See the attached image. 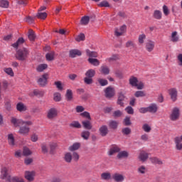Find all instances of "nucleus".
Instances as JSON below:
<instances>
[{
    "label": "nucleus",
    "instance_id": "nucleus-58",
    "mask_svg": "<svg viewBox=\"0 0 182 182\" xmlns=\"http://www.w3.org/2000/svg\"><path fill=\"white\" fill-rule=\"evenodd\" d=\"M84 82L86 85H92V83H93V79L85 76L84 78Z\"/></svg>",
    "mask_w": 182,
    "mask_h": 182
},
{
    "label": "nucleus",
    "instance_id": "nucleus-18",
    "mask_svg": "<svg viewBox=\"0 0 182 182\" xmlns=\"http://www.w3.org/2000/svg\"><path fill=\"white\" fill-rule=\"evenodd\" d=\"M76 56H82V51L77 49H73L70 50V58H76Z\"/></svg>",
    "mask_w": 182,
    "mask_h": 182
},
{
    "label": "nucleus",
    "instance_id": "nucleus-15",
    "mask_svg": "<svg viewBox=\"0 0 182 182\" xmlns=\"http://www.w3.org/2000/svg\"><path fill=\"white\" fill-rule=\"evenodd\" d=\"M106 97H113L114 96V88L112 87H108L105 90Z\"/></svg>",
    "mask_w": 182,
    "mask_h": 182
},
{
    "label": "nucleus",
    "instance_id": "nucleus-63",
    "mask_svg": "<svg viewBox=\"0 0 182 182\" xmlns=\"http://www.w3.org/2000/svg\"><path fill=\"white\" fill-rule=\"evenodd\" d=\"M11 182H25L23 179L19 178L16 176H13L12 178H11Z\"/></svg>",
    "mask_w": 182,
    "mask_h": 182
},
{
    "label": "nucleus",
    "instance_id": "nucleus-6",
    "mask_svg": "<svg viewBox=\"0 0 182 182\" xmlns=\"http://www.w3.org/2000/svg\"><path fill=\"white\" fill-rule=\"evenodd\" d=\"M58 109L53 107L47 111V119L49 120H53V119H56L58 117Z\"/></svg>",
    "mask_w": 182,
    "mask_h": 182
},
{
    "label": "nucleus",
    "instance_id": "nucleus-60",
    "mask_svg": "<svg viewBox=\"0 0 182 182\" xmlns=\"http://www.w3.org/2000/svg\"><path fill=\"white\" fill-rule=\"evenodd\" d=\"M151 161L154 164H163V162L157 158H151Z\"/></svg>",
    "mask_w": 182,
    "mask_h": 182
},
{
    "label": "nucleus",
    "instance_id": "nucleus-22",
    "mask_svg": "<svg viewBox=\"0 0 182 182\" xmlns=\"http://www.w3.org/2000/svg\"><path fill=\"white\" fill-rule=\"evenodd\" d=\"M80 148V143L76 142L73 144L72 146H69L68 150L70 151H75L76 150H79Z\"/></svg>",
    "mask_w": 182,
    "mask_h": 182
},
{
    "label": "nucleus",
    "instance_id": "nucleus-50",
    "mask_svg": "<svg viewBox=\"0 0 182 182\" xmlns=\"http://www.w3.org/2000/svg\"><path fill=\"white\" fill-rule=\"evenodd\" d=\"M97 82L100 83V86H107L108 84L107 80L103 78H99Z\"/></svg>",
    "mask_w": 182,
    "mask_h": 182
},
{
    "label": "nucleus",
    "instance_id": "nucleus-30",
    "mask_svg": "<svg viewBox=\"0 0 182 182\" xmlns=\"http://www.w3.org/2000/svg\"><path fill=\"white\" fill-rule=\"evenodd\" d=\"M127 157H129V153L127 151H122L118 153V159H126Z\"/></svg>",
    "mask_w": 182,
    "mask_h": 182
},
{
    "label": "nucleus",
    "instance_id": "nucleus-34",
    "mask_svg": "<svg viewBox=\"0 0 182 182\" xmlns=\"http://www.w3.org/2000/svg\"><path fill=\"white\" fill-rule=\"evenodd\" d=\"M89 21H90V18L87 16H85L82 17L80 23L81 25H87V23H89Z\"/></svg>",
    "mask_w": 182,
    "mask_h": 182
},
{
    "label": "nucleus",
    "instance_id": "nucleus-5",
    "mask_svg": "<svg viewBox=\"0 0 182 182\" xmlns=\"http://www.w3.org/2000/svg\"><path fill=\"white\" fill-rule=\"evenodd\" d=\"M9 168L6 166H4L1 168V175H0V178L1 180H5V181H9V182H12V177L9 176V173H8Z\"/></svg>",
    "mask_w": 182,
    "mask_h": 182
},
{
    "label": "nucleus",
    "instance_id": "nucleus-2",
    "mask_svg": "<svg viewBox=\"0 0 182 182\" xmlns=\"http://www.w3.org/2000/svg\"><path fill=\"white\" fill-rule=\"evenodd\" d=\"M79 158V154L76 152H74L73 155L70 152H67L64 155V160L66 163H72L73 159L74 161H78Z\"/></svg>",
    "mask_w": 182,
    "mask_h": 182
},
{
    "label": "nucleus",
    "instance_id": "nucleus-41",
    "mask_svg": "<svg viewBox=\"0 0 182 182\" xmlns=\"http://www.w3.org/2000/svg\"><path fill=\"white\" fill-rule=\"evenodd\" d=\"M123 100H124V95L120 93L118 97L117 104L119 105V106H123Z\"/></svg>",
    "mask_w": 182,
    "mask_h": 182
},
{
    "label": "nucleus",
    "instance_id": "nucleus-49",
    "mask_svg": "<svg viewBox=\"0 0 182 182\" xmlns=\"http://www.w3.org/2000/svg\"><path fill=\"white\" fill-rule=\"evenodd\" d=\"M54 85L58 90H63V84H62L61 81H55Z\"/></svg>",
    "mask_w": 182,
    "mask_h": 182
},
{
    "label": "nucleus",
    "instance_id": "nucleus-57",
    "mask_svg": "<svg viewBox=\"0 0 182 182\" xmlns=\"http://www.w3.org/2000/svg\"><path fill=\"white\" fill-rule=\"evenodd\" d=\"M146 96V92L144 91H136L135 92L136 97H144Z\"/></svg>",
    "mask_w": 182,
    "mask_h": 182
},
{
    "label": "nucleus",
    "instance_id": "nucleus-47",
    "mask_svg": "<svg viewBox=\"0 0 182 182\" xmlns=\"http://www.w3.org/2000/svg\"><path fill=\"white\" fill-rule=\"evenodd\" d=\"M70 127H75V129H80L82 127V125L79 122L74 121L70 124Z\"/></svg>",
    "mask_w": 182,
    "mask_h": 182
},
{
    "label": "nucleus",
    "instance_id": "nucleus-28",
    "mask_svg": "<svg viewBox=\"0 0 182 182\" xmlns=\"http://www.w3.org/2000/svg\"><path fill=\"white\" fill-rule=\"evenodd\" d=\"M162 16L163 14L160 11V10H155L154 11V18H155V19L160 20L161 19Z\"/></svg>",
    "mask_w": 182,
    "mask_h": 182
},
{
    "label": "nucleus",
    "instance_id": "nucleus-52",
    "mask_svg": "<svg viewBox=\"0 0 182 182\" xmlns=\"http://www.w3.org/2000/svg\"><path fill=\"white\" fill-rule=\"evenodd\" d=\"M23 154V156H31V154H32V151H31V149H29L28 147H24Z\"/></svg>",
    "mask_w": 182,
    "mask_h": 182
},
{
    "label": "nucleus",
    "instance_id": "nucleus-23",
    "mask_svg": "<svg viewBox=\"0 0 182 182\" xmlns=\"http://www.w3.org/2000/svg\"><path fill=\"white\" fill-rule=\"evenodd\" d=\"M88 62L93 66H99V65H100V61L96 58H90Z\"/></svg>",
    "mask_w": 182,
    "mask_h": 182
},
{
    "label": "nucleus",
    "instance_id": "nucleus-46",
    "mask_svg": "<svg viewBox=\"0 0 182 182\" xmlns=\"http://www.w3.org/2000/svg\"><path fill=\"white\" fill-rule=\"evenodd\" d=\"M53 100H55V102H60V100H62L60 93L55 92L53 95Z\"/></svg>",
    "mask_w": 182,
    "mask_h": 182
},
{
    "label": "nucleus",
    "instance_id": "nucleus-20",
    "mask_svg": "<svg viewBox=\"0 0 182 182\" xmlns=\"http://www.w3.org/2000/svg\"><path fill=\"white\" fill-rule=\"evenodd\" d=\"M16 109L18 112H26V110L28 109V107L23 103L18 102L16 105Z\"/></svg>",
    "mask_w": 182,
    "mask_h": 182
},
{
    "label": "nucleus",
    "instance_id": "nucleus-48",
    "mask_svg": "<svg viewBox=\"0 0 182 182\" xmlns=\"http://www.w3.org/2000/svg\"><path fill=\"white\" fill-rule=\"evenodd\" d=\"M99 6H100L101 8H109V6H110V4H109V1L105 0L99 4Z\"/></svg>",
    "mask_w": 182,
    "mask_h": 182
},
{
    "label": "nucleus",
    "instance_id": "nucleus-14",
    "mask_svg": "<svg viewBox=\"0 0 182 182\" xmlns=\"http://www.w3.org/2000/svg\"><path fill=\"white\" fill-rule=\"evenodd\" d=\"M168 94L171 96V99L173 102L177 100V90L176 88H171L168 90Z\"/></svg>",
    "mask_w": 182,
    "mask_h": 182
},
{
    "label": "nucleus",
    "instance_id": "nucleus-32",
    "mask_svg": "<svg viewBox=\"0 0 182 182\" xmlns=\"http://www.w3.org/2000/svg\"><path fill=\"white\" fill-rule=\"evenodd\" d=\"M65 96H66L67 100L68 101L72 100V99H73V92H72V90H69V89L67 90Z\"/></svg>",
    "mask_w": 182,
    "mask_h": 182
},
{
    "label": "nucleus",
    "instance_id": "nucleus-64",
    "mask_svg": "<svg viewBox=\"0 0 182 182\" xmlns=\"http://www.w3.org/2000/svg\"><path fill=\"white\" fill-rule=\"evenodd\" d=\"M177 59H178V65L179 66H182V53L178 55Z\"/></svg>",
    "mask_w": 182,
    "mask_h": 182
},
{
    "label": "nucleus",
    "instance_id": "nucleus-12",
    "mask_svg": "<svg viewBox=\"0 0 182 182\" xmlns=\"http://www.w3.org/2000/svg\"><path fill=\"white\" fill-rule=\"evenodd\" d=\"M40 86H45L48 83V74L43 75L38 80Z\"/></svg>",
    "mask_w": 182,
    "mask_h": 182
},
{
    "label": "nucleus",
    "instance_id": "nucleus-17",
    "mask_svg": "<svg viewBox=\"0 0 182 182\" xmlns=\"http://www.w3.org/2000/svg\"><path fill=\"white\" fill-rule=\"evenodd\" d=\"M120 151V148L117 146V145H112V147L109 149L108 152L109 156H113L115 153H119Z\"/></svg>",
    "mask_w": 182,
    "mask_h": 182
},
{
    "label": "nucleus",
    "instance_id": "nucleus-16",
    "mask_svg": "<svg viewBox=\"0 0 182 182\" xmlns=\"http://www.w3.org/2000/svg\"><path fill=\"white\" fill-rule=\"evenodd\" d=\"M7 141L9 146L14 147L16 145L15 144V136H14V134H9L7 135Z\"/></svg>",
    "mask_w": 182,
    "mask_h": 182
},
{
    "label": "nucleus",
    "instance_id": "nucleus-43",
    "mask_svg": "<svg viewBox=\"0 0 182 182\" xmlns=\"http://www.w3.org/2000/svg\"><path fill=\"white\" fill-rule=\"evenodd\" d=\"M145 40H146V34H141L139 36L138 42L140 45H143L144 43Z\"/></svg>",
    "mask_w": 182,
    "mask_h": 182
},
{
    "label": "nucleus",
    "instance_id": "nucleus-13",
    "mask_svg": "<svg viewBox=\"0 0 182 182\" xmlns=\"http://www.w3.org/2000/svg\"><path fill=\"white\" fill-rule=\"evenodd\" d=\"M156 46V43L154 41H149L146 43V50L147 52H153L154 50V47Z\"/></svg>",
    "mask_w": 182,
    "mask_h": 182
},
{
    "label": "nucleus",
    "instance_id": "nucleus-62",
    "mask_svg": "<svg viewBox=\"0 0 182 182\" xmlns=\"http://www.w3.org/2000/svg\"><path fill=\"white\" fill-rule=\"evenodd\" d=\"M34 96H38V97H42L43 96V92L39 90H34L33 91Z\"/></svg>",
    "mask_w": 182,
    "mask_h": 182
},
{
    "label": "nucleus",
    "instance_id": "nucleus-56",
    "mask_svg": "<svg viewBox=\"0 0 182 182\" xmlns=\"http://www.w3.org/2000/svg\"><path fill=\"white\" fill-rule=\"evenodd\" d=\"M35 33L32 30H29L28 31V39L30 41H35Z\"/></svg>",
    "mask_w": 182,
    "mask_h": 182
},
{
    "label": "nucleus",
    "instance_id": "nucleus-38",
    "mask_svg": "<svg viewBox=\"0 0 182 182\" xmlns=\"http://www.w3.org/2000/svg\"><path fill=\"white\" fill-rule=\"evenodd\" d=\"M101 178L102 180H110L112 178V175L110 173H102L101 174Z\"/></svg>",
    "mask_w": 182,
    "mask_h": 182
},
{
    "label": "nucleus",
    "instance_id": "nucleus-19",
    "mask_svg": "<svg viewBox=\"0 0 182 182\" xmlns=\"http://www.w3.org/2000/svg\"><path fill=\"white\" fill-rule=\"evenodd\" d=\"M182 136L181 137H176L175 138V144L177 150H181L182 149Z\"/></svg>",
    "mask_w": 182,
    "mask_h": 182
},
{
    "label": "nucleus",
    "instance_id": "nucleus-51",
    "mask_svg": "<svg viewBox=\"0 0 182 182\" xmlns=\"http://www.w3.org/2000/svg\"><path fill=\"white\" fill-rule=\"evenodd\" d=\"M138 172L140 173V174H145V173H147V168L144 166H141L138 168Z\"/></svg>",
    "mask_w": 182,
    "mask_h": 182
},
{
    "label": "nucleus",
    "instance_id": "nucleus-1",
    "mask_svg": "<svg viewBox=\"0 0 182 182\" xmlns=\"http://www.w3.org/2000/svg\"><path fill=\"white\" fill-rule=\"evenodd\" d=\"M129 84L131 85V86L136 87V89H138L139 90H141V89L144 87V84H143V82L139 81V80H137V77L134 76H132L129 78Z\"/></svg>",
    "mask_w": 182,
    "mask_h": 182
},
{
    "label": "nucleus",
    "instance_id": "nucleus-39",
    "mask_svg": "<svg viewBox=\"0 0 182 182\" xmlns=\"http://www.w3.org/2000/svg\"><path fill=\"white\" fill-rule=\"evenodd\" d=\"M47 16L48 14H46V12L38 11L37 14V18H38L39 19H46Z\"/></svg>",
    "mask_w": 182,
    "mask_h": 182
},
{
    "label": "nucleus",
    "instance_id": "nucleus-42",
    "mask_svg": "<svg viewBox=\"0 0 182 182\" xmlns=\"http://www.w3.org/2000/svg\"><path fill=\"white\" fill-rule=\"evenodd\" d=\"M48 68L47 64H41L37 67V72H43L45 69Z\"/></svg>",
    "mask_w": 182,
    "mask_h": 182
},
{
    "label": "nucleus",
    "instance_id": "nucleus-11",
    "mask_svg": "<svg viewBox=\"0 0 182 182\" xmlns=\"http://www.w3.org/2000/svg\"><path fill=\"white\" fill-rule=\"evenodd\" d=\"M112 178L115 182H123L124 181V175L119 173H115L112 175Z\"/></svg>",
    "mask_w": 182,
    "mask_h": 182
},
{
    "label": "nucleus",
    "instance_id": "nucleus-45",
    "mask_svg": "<svg viewBox=\"0 0 182 182\" xmlns=\"http://www.w3.org/2000/svg\"><path fill=\"white\" fill-rule=\"evenodd\" d=\"M142 129H143L144 132H145L146 133H150V132H151V127H150V125H149V124H144L142 126Z\"/></svg>",
    "mask_w": 182,
    "mask_h": 182
},
{
    "label": "nucleus",
    "instance_id": "nucleus-9",
    "mask_svg": "<svg viewBox=\"0 0 182 182\" xmlns=\"http://www.w3.org/2000/svg\"><path fill=\"white\" fill-rule=\"evenodd\" d=\"M178 117H180V109L177 107H175L173 109L172 113L171 114V120H177Z\"/></svg>",
    "mask_w": 182,
    "mask_h": 182
},
{
    "label": "nucleus",
    "instance_id": "nucleus-29",
    "mask_svg": "<svg viewBox=\"0 0 182 182\" xmlns=\"http://www.w3.org/2000/svg\"><path fill=\"white\" fill-rule=\"evenodd\" d=\"M179 38L177 31H173L171 36V41L172 42H178Z\"/></svg>",
    "mask_w": 182,
    "mask_h": 182
},
{
    "label": "nucleus",
    "instance_id": "nucleus-27",
    "mask_svg": "<svg viewBox=\"0 0 182 182\" xmlns=\"http://www.w3.org/2000/svg\"><path fill=\"white\" fill-rule=\"evenodd\" d=\"M100 72L103 75H109V73H110V69L106 65H102Z\"/></svg>",
    "mask_w": 182,
    "mask_h": 182
},
{
    "label": "nucleus",
    "instance_id": "nucleus-24",
    "mask_svg": "<svg viewBox=\"0 0 182 182\" xmlns=\"http://www.w3.org/2000/svg\"><path fill=\"white\" fill-rule=\"evenodd\" d=\"M96 75V71L93 69H90L85 73V76L87 77H94L95 75Z\"/></svg>",
    "mask_w": 182,
    "mask_h": 182
},
{
    "label": "nucleus",
    "instance_id": "nucleus-53",
    "mask_svg": "<svg viewBox=\"0 0 182 182\" xmlns=\"http://www.w3.org/2000/svg\"><path fill=\"white\" fill-rule=\"evenodd\" d=\"M81 136L82 139L87 140V139H89V136H90V132H89V131H84L82 132Z\"/></svg>",
    "mask_w": 182,
    "mask_h": 182
},
{
    "label": "nucleus",
    "instance_id": "nucleus-31",
    "mask_svg": "<svg viewBox=\"0 0 182 182\" xmlns=\"http://www.w3.org/2000/svg\"><path fill=\"white\" fill-rule=\"evenodd\" d=\"M4 72H5V73H6V75L9 76H11V77H14V70H12L11 68H4Z\"/></svg>",
    "mask_w": 182,
    "mask_h": 182
},
{
    "label": "nucleus",
    "instance_id": "nucleus-40",
    "mask_svg": "<svg viewBox=\"0 0 182 182\" xmlns=\"http://www.w3.org/2000/svg\"><path fill=\"white\" fill-rule=\"evenodd\" d=\"M0 7L1 8H9V1L6 0H1L0 1Z\"/></svg>",
    "mask_w": 182,
    "mask_h": 182
},
{
    "label": "nucleus",
    "instance_id": "nucleus-3",
    "mask_svg": "<svg viewBox=\"0 0 182 182\" xmlns=\"http://www.w3.org/2000/svg\"><path fill=\"white\" fill-rule=\"evenodd\" d=\"M11 124L14 126V127H19V126H23V124H27L28 126H32V122L31 121H27L25 122L22 119H18L15 117H12L11 119Z\"/></svg>",
    "mask_w": 182,
    "mask_h": 182
},
{
    "label": "nucleus",
    "instance_id": "nucleus-44",
    "mask_svg": "<svg viewBox=\"0 0 182 182\" xmlns=\"http://www.w3.org/2000/svg\"><path fill=\"white\" fill-rule=\"evenodd\" d=\"M120 59V56H119V55H114L110 58H108L106 59L107 62H114V60H117Z\"/></svg>",
    "mask_w": 182,
    "mask_h": 182
},
{
    "label": "nucleus",
    "instance_id": "nucleus-4",
    "mask_svg": "<svg viewBox=\"0 0 182 182\" xmlns=\"http://www.w3.org/2000/svg\"><path fill=\"white\" fill-rule=\"evenodd\" d=\"M28 55H29V51L26 48H22L17 51L16 54V58L18 60H26L28 58Z\"/></svg>",
    "mask_w": 182,
    "mask_h": 182
},
{
    "label": "nucleus",
    "instance_id": "nucleus-55",
    "mask_svg": "<svg viewBox=\"0 0 182 182\" xmlns=\"http://www.w3.org/2000/svg\"><path fill=\"white\" fill-rule=\"evenodd\" d=\"M85 34L83 33H80L75 38V41L77 42H82V41H85Z\"/></svg>",
    "mask_w": 182,
    "mask_h": 182
},
{
    "label": "nucleus",
    "instance_id": "nucleus-61",
    "mask_svg": "<svg viewBox=\"0 0 182 182\" xmlns=\"http://www.w3.org/2000/svg\"><path fill=\"white\" fill-rule=\"evenodd\" d=\"M82 117H85V119H87L88 120H92V118L90 117V114L87 112H84L80 114Z\"/></svg>",
    "mask_w": 182,
    "mask_h": 182
},
{
    "label": "nucleus",
    "instance_id": "nucleus-8",
    "mask_svg": "<svg viewBox=\"0 0 182 182\" xmlns=\"http://www.w3.org/2000/svg\"><path fill=\"white\" fill-rule=\"evenodd\" d=\"M127 29V27L126 26V25H123L119 28H117L114 31L115 36H122V35H124V33H126Z\"/></svg>",
    "mask_w": 182,
    "mask_h": 182
},
{
    "label": "nucleus",
    "instance_id": "nucleus-37",
    "mask_svg": "<svg viewBox=\"0 0 182 182\" xmlns=\"http://www.w3.org/2000/svg\"><path fill=\"white\" fill-rule=\"evenodd\" d=\"M87 56L90 58H97V53L95 51H90V50H86Z\"/></svg>",
    "mask_w": 182,
    "mask_h": 182
},
{
    "label": "nucleus",
    "instance_id": "nucleus-7",
    "mask_svg": "<svg viewBox=\"0 0 182 182\" xmlns=\"http://www.w3.org/2000/svg\"><path fill=\"white\" fill-rule=\"evenodd\" d=\"M28 126L30 125H28V124L21 125L20 129L18 130V133L20 134H22L23 136H28L31 130V128H29Z\"/></svg>",
    "mask_w": 182,
    "mask_h": 182
},
{
    "label": "nucleus",
    "instance_id": "nucleus-25",
    "mask_svg": "<svg viewBox=\"0 0 182 182\" xmlns=\"http://www.w3.org/2000/svg\"><path fill=\"white\" fill-rule=\"evenodd\" d=\"M157 109V105L156 104H151L148 107V112H149V113H156Z\"/></svg>",
    "mask_w": 182,
    "mask_h": 182
},
{
    "label": "nucleus",
    "instance_id": "nucleus-36",
    "mask_svg": "<svg viewBox=\"0 0 182 182\" xmlns=\"http://www.w3.org/2000/svg\"><path fill=\"white\" fill-rule=\"evenodd\" d=\"M25 42V41L23 40V38H20L18 39V41L14 43L12 46L13 48H18V46H21V45H22V43H23Z\"/></svg>",
    "mask_w": 182,
    "mask_h": 182
},
{
    "label": "nucleus",
    "instance_id": "nucleus-35",
    "mask_svg": "<svg viewBox=\"0 0 182 182\" xmlns=\"http://www.w3.org/2000/svg\"><path fill=\"white\" fill-rule=\"evenodd\" d=\"M82 126L87 130H90L92 129V123H90V121H82Z\"/></svg>",
    "mask_w": 182,
    "mask_h": 182
},
{
    "label": "nucleus",
    "instance_id": "nucleus-10",
    "mask_svg": "<svg viewBox=\"0 0 182 182\" xmlns=\"http://www.w3.org/2000/svg\"><path fill=\"white\" fill-rule=\"evenodd\" d=\"M35 176H36V173H35V171H26L25 172L24 177L26 180H28V181H33L35 179Z\"/></svg>",
    "mask_w": 182,
    "mask_h": 182
},
{
    "label": "nucleus",
    "instance_id": "nucleus-33",
    "mask_svg": "<svg viewBox=\"0 0 182 182\" xmlns=\"http://www.w3.org/2000/svg\"><path fill=\"white\" fill-rule=\"evenodd\" d=\"M47 60H53L55 59V52L51 51L46 55Z\"/></svg>",
    "mask_w": 182,
    "mask_h": 182
},
{
    "label": "nucleus",
    "instance_id": "nucleus-59",
    "mask_svg": "<svg viewBox=\"0 0 182 182\" xmlns=\"http://www.w3.org/2000/svg\"><path fill=\"white\" fill-rule=\"evenodd\" d=\"M118 124H119V123H117V122H116V121H110L109 122V127H111V129H117Z\"/></svg>",
    "mask_w": 182,
    "mask_h": 182
},
{
    "label": "nucleus",
    "instance_id": "nucleus-26",
    "mask_svg": "<svg viewBox=\"0 0 182 182\" xmlns=\"http://www.w3.org/2000/svg\"><path fill=\"white\" fill-rule=\"evenodd\" d=\"M109 130L107 129V127L106 125H103L100 128V133L101 136H106Z\"/></svg>",
    "mask_w": 182,
    "mask_h": 182
},
{
    "label": "nucleus",
    "instance_id": "nucleus-54",
    "mask_svg": "<svg viewBox=\"0 0 182 182\" xmlns=\"http://www.w3.org/2000/svg\"><path fill=\"white\" fill-rule=\"evenodd\" d=\"M163 12L165 16H168V15H170V10L168 9V7L167 6H163Z\"/></svg>",
    "mask_w": 182,
    "mask_h": 182
},
{
    "label": "nucleus",
    "instance_id": "nucleus-21",
    "mask_svg": "<svg viewBox=\"0 0 182 182\" xmlns=\"http://www.w3.org/2000/svg\"><path fill=\"white\" fill-rule=\"evenodd\" d=\"M139 159L141 160V161H146V159H149V154L144 151H142L139 154Z\"/></svg>",
    "mask_w": 182,
    "mask_h": 182
}]
</instances>
